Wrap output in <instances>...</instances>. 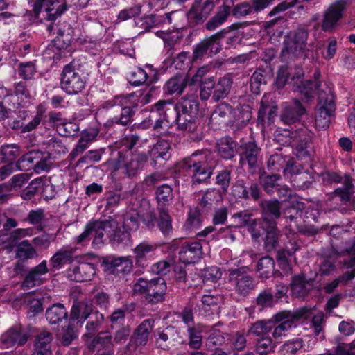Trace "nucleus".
Here are the masks:
<instances>
[{"mask_svg": "<svg viewBox=\"0 0 355 355\" xmlns=\"http://www.w3.org/2000/svg\"><path fill=\"white\" fill-rule=\"evenodd\" d=\"M233 3L234 2L232 0H225L223 5L217 8L215 15L205 24V28L212 31L223 24L227 21L230 15L232 14L231 6Z\"/></svg>", "mask_w": 355, "mask_h": 355, "instance_id": "cd10ccee", "label": "nucleus"}, {"mask_svg": "<svg viewBox=\"0 0 355 355\" xmlns=\"http://www.w3.org/2000/svg\"><path fill=\"white\" fill-rule=\"evenodd\" d=\"M155 195L158 207L165 208L172 203L174 198L173 189L167 184L158 187L155 190Z\"/></svg>", "mask_w": 355, "mask_h": 355, "instance_id": "a18cd8bd", "label": "nucleus"}, {"mask_svg": "<svg viewBox=\"0 0 355 355\" xmlns=\"http://www.w3.org/2000/svg\"><path fill=\"white\" fill-rule=\"evenodd\" d=\"M245 180L239 179L235 181L230 189V195L235 199L248 200V192L246 191Z\"/></svg>", "mask_w": 355, "mask_h": 355, "instance_id": "e2e57ef3", "label": "nucleus"}, {"mask_svg": "<svg viewBox=\"0 0 355 355\" xmlns=\"http://www.w3.org/2000/svg\"><path fill=\"white\" fill-rule=\"evenodd\" d=\"M253 214L249 211L244 210L234 214L232 218L236 220V225L239 227H246L254 240H257L261 237L258 218H252Z\"/></svg>", "mask_w": 355, "mask_h": 355, "instance_id": "b1692460", "label": "nucleus"}, {"mask_svg": "<svg viewBox=\"0 0 355 355\" xmlns=\"http://www.w3.org/2000/svg\"><path fill=\"white\" fill-rule=\"evenodd\" d=\"M311 309L306 306L300 307L295 311H282L273 315L275 329L272 336L277 338L283 335V333L290 329L297 322L301 319L306 320L311 315Z\"/></svg>", "mask_w": 355, "mask_h": 355, "instance_id": "423d86ee", "label": "nucleus"}, {"mask_svg": "<svg viewBox=\"0 0 355 355\" xmlns=\"http://www.w3.org/2000/svg\"><path fill=\"white\" fill-rule=\"evenodd\" d=\"M304 209V203L297 202L294 204L292 202L289 206L285 207L282 210V215L284 218L289 222H295L298 218H300L302 215Z\"/></svg>", "mask_w": 355, "mask_h": 355, "instance_id": "4d7b16f0", "label": "nucleus"}, {"mask_svg": "<svg viewBox=\"0 0 355 355\" xmlns=\"http://www.w3.org/2000/svg\"><path fill=\"white\" fill-rule=\"evenodd\" d=\"M275 0H250L243 1L234 6L231 10L232 16L236 18L246 17L253 13H258L272 4Z\"/></svg>", "mask_w": 355, "mask_h": 355, "instance_id": "6ab92c4d", "label": "nucleus"}, {"mask_svg": "<svg viewBox=\"0 0 355 355\" xmlns=\"http://www.w3.org/2000/svg\"><path fill=\"white\" fill-rule=\"evenodd\" d=\"M34 331V329L29 326H14L1 335L0 343L6 348L15 345L22 346L33 336Z\"/></svg>", "mask_w": 355, "mask_h": 355, "instance_id": "f8f14e48", "label": "nucleus"}, {"mask_svg": "<svg viewBox=\"0 0 355 355\" xmlns=\"http://www.w3.org/2000/svg\"><path fill=\"white\" fill-rule=\"evenodd\" d=\"M92 228L94 249L101 248L107 241L112 245H127L130 242V234L123 230L118 221L111 216L103 220H92Z\"/></svg>", "mask_w": 355, "mask_h": 355, "instance_id": "f257e3e1", "label": "nucleus"}, {"mask_svg": "<svg viewBox=\"0 0 355 355\" xmlns=\"http://www.w3.org/2000/svg\"><path fill=\"white\" fill-rule=\"evenodd\" d=\"M343 187L338 188L335 190L336 195L340 197L343 202H347L350 200L351 193L354 187L352 178L349 175L345 174L344 176Z\"/></svg>", "mask_w": 355, "mask_h": 355, "instance_id": "0e129e2a", "label": "nucleus"}, {"mask_svg": "<svg viewBox=\"0 0 355 355\" xmlns=\"http://www.w3.org/2000/svg\"><path fill=\"white\" fill-rule=\"evenodd\" d=\"M232 172L227 169H223L218 172L216 177V184L220 187L218 189L223 195L228 193L231 182Z\"/></svg>", "mask_w": 355, "mask_h": 355, "instance_id": "680f3d73", "label": "nucleus"}, {"mask_svg": "<svg viewBox=\"0 0 355 355\" xmlns=\"http://www.w3.org/2000/svg\"><path fill=\"white\" fill-rule=\"evenodd\" d=\"M276 302L272 288L263 289L255 299V304L260 309L271 308Z\"/></svg>", "mask_w": 355, "mask_h": 355, "instance_id": "5fc2aeb1", "label": "nucleus"}, {"mask_svg": "<svg viewBox=\"0 0 355 355\" xmlns=\"http://www.w3.org/2000/svg\"><path fill=\"white\" fill-rule=\"evenodd\" d=\"M46 318L51 324H59L68 318V313L62 304H53L46 311Z\"/></svg>", "mask_w": 355, "mask_h": 355, "instance_id": "4c0bfd02", "label": "nucleus"}, {"mask_svg": "<svg viewBox=\"0 0 355 355\" xmlns=\"http://www.w3.org/2000/svg\"><path fill=\"white\" fill-rule=\"evenodd\" d=\"M252 118L251 108L248 105H243L232 109V119L233 125L236 123L238 125H245Z\"/></svg>", "mask_w": 355, "mask_h": 355, "instance_id": "de8ad7c7", "label": "nucleus"}, {"mask_svg": "<svg viewBox=\"0 0 355 355\" xmlns=\"http://www.w3.org/2000/svg\"><path fill=\"white\" fill-rule=\"evenodd\" d=\"M167 295V285L162 277H156L149 280L146 305H155L165 302Z\"/></svg>", "mask_w": 355, "mask_h": 355, "instance_id": "aec40b11", "label": "nucleus"}, {"mask_svg": "<svg viewBox=\"0 0 355 355\" xmlns=\"http://www.w3.org/2000/svg\"><path fill=\"white\" fill-rule=\"evenodd\" d=\"M93 317L94 318L89 320L86 324L87 333L85 334V336L88 338H92L94 335L95 332L99 329L104 318L103 315L98 311L92 313L91 318Z\"/></svg>", "mask_w": 355, "mask_h": 355, "instance_id": "338daca9", "label": "nucleus"}, {"mask_svg": "<svg viewBox=\"0 0 355 355\" xmlns=\"http://www.w3.org/2000/svg\"><path fill=\"white\" fill-rule=\"evenodd\" d=\"M86 79L73 62L64 66L61 73L60 86L69 95L80 93L85 87Z\"/></svg>", "mask_w": 355, "mask_h": 355, "instance_id": "0eeeda50", "label": "nucleus"}, {"mask_svg": "<svg viewBox=\"0 0 355 355\" xmlns=\"http://www.w3.org/2000/svg\"><path fill=\"white\" fill-rule=\"evenodd\" d=\"M228 31L223 29L200 42L193 50L191 61L193 63L202 60L206 55L218 54L222 50L220 41L224 39Z\"/></svg>", "mask_w": 355, "mask_h": 355, "instance_id": "6e6552de", "label": "nucleus"}, {"mask_svg": "<svg viewBox=\"0 0 355 355\" xmlns=\"http://www.w3.org/2000/svg\"><path fill=\"white\" fill-rule=\"evenodd\" d=\"M334 99L332 89L325 85V89L319 93L320 108L315 116V127L320 130L328 128L331 119L334 118L336 110Z\"/></svg>", "mask_w": 355, "mask_h": 355, "instance_id": "39448f33", "label": "nucleus"}, {"mask_svg": "<svg viewBox=\"0 0 355 355\" xmlns=\"http://www.w3.org/2000/svg\"><path fill=\"white\" fill-rule=\"evenodd\" d=\"M45 113V110L42 107H38L35 116L28 123H24L20 119H13L9 122V125L12 130L21 129V133L28 132L35 130L42 122Z\"/></svg>", "mask_w": 355, "mask_h": 355, "instance_id": "72a5a7b5", "label": "nucleus"}, {"mask_svg": "<svg viewBox=\"0 0 355 355\" xmlns=\"http://www.w3.org/2000/svg\"><path fill=\"white\" fill-rule=\"evenodd\" d=\"M155 324V320L148 318L144 320L134 330L129 341V346L137 348L139 346H145L149 338V336L153 331Z\"/></svg>", "mask_w": 355, "mask_h": 355, "instance_id": "5701e85b", "label": "nucleus"}, {"mask_svg": "<svg viewBox=\"0 0 355 355\" xmlns=\"http://www.w3.org/2000/svg\"><path fill=\"white\" fill-rule=\"evenodd\" d=\"M147 73L141 68L137 67L132 71L128 80L130 85L133 86H139L148 80Z\"/></svg>", "mask_w": 355, "mask_h": 355, "instance_id": "774afa93", "label": "nucleus"}, {"mask_svg": "<svg viewBox=\"0 0 355 355\" xmlns=\"http://www.w3.org/2000/svg\"><path fill=\"white\" fill-rule=\"evenodd\" d=\"M281 178L278 173H268L265 171L259 170V182L263 190L268 194L271 195L279 184L277 181Z\"/></svg>", "mask_w": 355, "mask_h": 355, "instance_id": "37998d69", "label": "nucleus"}, {"mask_svg": "<svg viewBox=\"0 0 355 355\" xmlns=\"http://www.w3.org/2000/svg\"><path fill=\"white\" fill-rule=\"evenodd\" d=\"M261 217L259 225H277V220L282 216V203L277 199L263 200L259 203Z\"/></svg>", "mask_w": 355, "mask_h": 355, "instance_id": "4468645a", "label": "nucleus"}, {"mask_svg": "<svg viewBox=\"0 0 355 355\" xmlns=\"http://www.w3.org/2000/svg\"><path fill=\"white\" fill-rule=\"evenodd\" d=\"M232 107L227 103H221L217 106L211 114L214 119H218L221 122L228 125L232 123Z\"/></svg>", "mask_w": 355, "mask_h": 355, "instance_id": "6e6d98bb", "label": "nucleus"}, {"mask_svg": "<svg viewBox=\"0 0 355 355\" xmlns=\"http://www.w3.org/2000/svg\"><path fill=\"white\" fill-rule=\"evenodd\" d=\"M261 148L254 141L243 142L240 145L239 164L241 166H248L250 175H254L259 169L261 155Z\"/></svg>", "mask_w": 355, "mask_h": 355, "instance_id": "9d476101", "label": "nucleus"}, {"mask_svg": "<svg viewBox=\"0 0 355 355\" xmlns=\"http://www.w3.org/2000/svg\"><path fill=\"white\" fill-rule=\"evenodd\" d=\"M20 154V148L17 144L3 145L0 149L1 160L3 163L13 164L15 160Z\"/></svg>", "mask_w": 355, "mask_h": 355, "instance_id": "864d4df0", "label": "nucleus"}, {"mask_svg": "<svg viewBox=\"0 0 355 355\" xmlns=\"http://www.w3.org/2000/svg\"><path fill=\"white\" fill-rule=\"evenodd\" d=\"M189 346L193 349H199L202 343V331L195 327H188Z\"/></svg>", "mask_w": 355, "mask_h": 355, "instance_id": "69168bd1", "label": "nucleus"}, {"mask_svg": "<svg viewBox=\"0 0 355 355\" xmlns=\"http://www.w3.org/2000/svg\"><path fill=\"white\" fill-rule=\"evenodd\" d=\"M321 82H313V80H307L304 82L295 81L293 83L292 89L294 92H299L302 96L303 99L309 102L313 98L315 92H320L324 90V89H320Z\"/></svg>", "mask_w": 355, "mask_h": 355, "instance_id": "7c9ffc66", "label": "nucleus"}, {"mask_svg": "<svg viewBox=\"0 0 355 355\" xmlns=\"http://www.w3.org/2000/svg\"><path fill=\"white\" fill-rule=\"evenodd\" d=\"M215 7L214 0H194L188 12L189 22L193 26L202 24Z\"/></svg>", "mask_w": 355, "mask_h": 355, "instance_id": "dca6fc26", "label": "nucleus"}, {"mask_svg": "<svg viewBox=\"0 0 355 355\" xmlns=\"http://www.w3.org/2000/svg\"><path fill=\"white\" fill-rule=\"evenodd\" d=\"M306 114V110L301 101L297 98L291 102L284 104L280 115V121L285 125H292L299 123Z\"/></svg>", "mask_w": 355, "mask_h": 355, "instance_id": "2eb2a0df", "label": "nucleus"}, {"mask_svg": "<svg viewBox=\"0 0 355 355\" xmlns=\"http://www.w3.org/2000/svg\"><path fill=\"white\" fill-rule=\"evenodd\" d=\"M259 229H261V236L263 235V248L265 250L270 252L279 247V239L282 236V232L279 230L277 225H259Z\"/></svg>", "mask_w": 355, "mask_h": 355, "instance_id": "a878e982", "label": "nucleus"}, {"mask_svg": "<svg viewBox=\"0 0 355 355\" xmlns=\"http://www.w3.org/2000/svg\"><path fill=\"white\" fill-rule=\"evenodd\" d=\"M308 36L309 31L305 28H298L286 35L281 52L282 59L288 62L303 56Z\"/></svg>", "mask_w": 355, "mask_h": 355, "instance_id": "20e7f679", "label": "nucleus"}, {"mask_svg": "<svg viewBox=\"0 0 355 355\" xmlns=\"http://www.w3.org/2000/svg\"><path fill=\"white\" fill-rule=\"evenodd\" d=\"M148 157L146 153L135 155L125 164V173L130 178L135 177L142 170L148 161Z\"/></svg>", "mask_w": 355, "mask_h": 355, "instance_id": "58836bf2", "label": "nucleus"}, {"mask_svg": "<svg viewBox=\"0 0 355 355\" xmlns=\"http://www.w3.org/2000/svg\"><path fill=\"white\" fill-rule=\"evenodd\" d=\"M223 195L218 189L209 188L202 195L199 205L202 208H210L214 202L222 199Z\"/></svg>", "mask_w": 355, "mask_h": 355, "instance_id": "13d9d810", "label": "nucleus"}, {"mask_svg": "<svg viewBox=\"0 0 355 355\" xmlns=\"http://www.w3.org/2000/svg\"><path fill=\"white\" fill-rule=\"evenodd\" d=\"M188 81L187 76L178 73L165 83L164 90L166 94L169 95H180L186 88Z\"/></svg>", "mask_w": 355, "mask_h": 355, "instance_id": "c9c22d12", "label": "nucleus"}, {"mask_svg": "<svg viewBox=\"0 0 355 355\" xmlns=\"http://www.w3.org/2000/svg\"><path fill=\"white\" fill-rule=\"evenodd\" d=\"M41 155L42 151L39 150L29 151L18 159L16 162V167L19 171H28L31 168H33L32 165L34 162L42 157Z\"/></svg>", "mask_w": 355, "mask_h": 355, "instance_id": "603ef678", "label": "nucleus"}, {"mask_svg": "<svg viewBox=\"0 0 355 355\" xmlns=\"http://www.w3.org/2000/svg\"><path fill=\"white\" fill-rule=\"evenodd\" d=\"M134 96V93L126 95L123 102V105H120V114L112 116L105 123L107 127H112L114 125H120L122 126L128 125L132 121L135 114V109L137 108V104L130 105V98Z\"/></svg>", "mask_w": 355, "mask_h": 355, "instance_id": "f3484780", "label": "nucleus"}, {"mask_svg": "<svg viewBox=\"0 0 355 355\" xmlns=\"http://www.w3.org/2000/svg\"><path fill=\"white\" fill-rule=\"evenodd\" d=\"M202 256V245L196 241L184 244L179 252V259L185 264L195 263Z\"/></svg>", "mask_w": 355, "mask_h": 355, "instance_id": "c85d7f7f", "label": "nucleus"}, {"mask_svg": "<svg viewBox=\"0 0 355 355\" xmlns=\"http://www.w3.org/2000/svg\"><path fill=\"white\" fill-rule=\"evenodd\" d=\"M157 227L165 237H170L173 232L171 216L164 207H157Z\"/></svg>", "mask_w": 355, "mask_h": 355, "instance_id": "a19ab883", "label": "nucleus"}, {"mask_svg": "<svg viewBox=\"0 0 355 355\" xmlns=\"http://www.w3.org/2000/svg\"><path fill=\"white\" fill-rule=\"evenodd\" d=\"M275 345L269 336L261 337L257 339L255 343V352L259 355H267L273 352Z\"/></svg>", "mask_w": 355, "mask_h": 355, "instance_id": "052dcab7", "label": "nucleus"}, {"mask_svg": "<svg viewBox=\"0 0 355 355\" xmlns=\"http://www.w3.org/2000/svg\"><path fill=\"white\" fill-rule=\"evenodd\" d=\"M350 0H336L331 3L323 14L321 28L323 31L332 33L343 18V12L349 4Z\"/></svg>", "mask_w": 355, "mask_h": 355, "instance_id": "ddd939ff", "label": "nucleus"}, {"mask_svg": "<svg viewBox=\"0 0 355 355\" xmlns=\"http://www.w3.org/2000/svg\"><path fill=\"white\" fill-rule=\"evenodd\" d=\"M53 335L49 331H42L35 336L34 351L32 355H52Z\"/></svg>", "mask_w": 355, "mask_h": 355, "instance_id": "473e14b6", "label": "nucleus"}, {"mask_svg": "<svg viewBox=\"0 0 355 355\" xmlns=\"http://www.w3.org/2000/svg\"><path fill=\"white\" fill-rule=\"evenodd\" d=\"M58 3V0H36L33 4V15L35 19H39V15L44 12V19L51 21L47 26V31L51 33L54 30V21L67 10L66 3L58 6L56 8L54 5Z\"/></svg>", "mask_w": 355, "mask_h": 355, "instance_id": "1a4fd4ad", "label": "nucleus"}, {"mask_svg": "<svg viewBox=\"0 0 355 355\" xmlns=\"http://www.w3.org/2000/svg\"><path fill=\"white\" fill-rule=\"evenodd\" d=\"M49 271L46 261H42L37 266L32 268L24 276L21 286L24 288H31L39 286L43 284V276Z\"/></svg>", "mask_w": 355, "mask_h": 355, "instance_id": "393cba45", "label": "nucleus"}, {"mask_svg": "<svg viewBox=\"0 0 355 355\" xmlns=\"http://www.w3.org/2000/svg\"><path fill=\"white\" fill-rule=\"evenodd\" d=\"M267 84L266 71L261 69H257L252 75L250 80L251 92L258 95L261 93L262 87Z\"/></svg>", "mask_w": 355, "mask_h": 355, "instance_id": "3c124183", "label": "nucleus"}, {"mask_svg": "<svg viewBox=\"0 0 355 355\" xmlns=\"http://www.w3.org/2000/svg\"><path fill=\"white\" fill-rule=\"evenodd\" d=\"M336 254L323 256L320 263V272L321 275H329L336 270V263L338 259Z\"/></svg>", "mask_w": 355, "mask_h": 355, "instance_id": "bf43d9fd", "label": "nucleus"}, {"mask_svg": "<svg viewBox=\"0 0 355 355\" xmlns=\"http://www.w3.org/2000/svg\"><path fill=\"white\" fill-rule=\"evenodd\" d=\"M232 80L228 77L219 78L217 83H215L214 89L212 94V100L218 102L225 98L231 89Z\"/></svg>", "mask_w": 355, "mask_h": 355, "instance_id": "c03bdc74", "label": "nucleus"}, {"mask_svg": "<svg viewBox=\"0 0 355 355\" xmlns=\"http://www.w3.org/2000/svg\"><path fill=\"white\" fill-rule=\"evenodd\" d=\"M216 146L219 156L226 160L232 159L238 153V143L229 136L221 137Z\"/></svg>", "mask_w": 355, "mask_h": 355, "instance_id": "2f4dec72", "label": "nucleus"}, {"mask_svg": "<svg viewBox=\"0 0 355 355\" xmlns=\"http://www.w3.org/2000/svg\"><path fill=\"white\" fill-rule=\"evenodd\" d=\"M108 269L114 275L128 273L132 268V261L130 257H119L107 262Z\"/></svg>", "mask_w": 355, "mask_h": 355, "instance_id": "ea45409f", "label": "nucleus"}, {"mask_svg": "<svg viewBox=\"0 0 355 355\" xmlns=\"http://www.w3.org/2000/svg\"><path fill=\"white\" fill-rule=\"evenodd\" d=\"M306 128H301L293 131L284 129L278 131L275 135V139L282 145L295 146L301 138V135L305 132Z\"/></svg>", "mask_w": 355, "mask_h": 355, "instance_id": "e433bc0d", "label": "nucleus"}, {"mask_svg": "<svg viewBox=\"0 0 355 355\" xmlns=\"http://www.w3.org/2000/svg\"><path fill=\"white\" fill-rule=\"evenodd\" d=\"M295 149L297 151V157L305 162L311 161L314 155V150L312 146V137L306 129L305 132L301 135V138L295 144Z\"/></svg>", "mask_w": 355, "mask_h": 355, "instance_id": "c756f323", "label": "nucleus"}, {"mask_svg": "<svg viewBox=\"0 0 355 355\" xmlns=\"http://www.w3.org/2000/svg\"><path fill=\"white\" fill-rule=\"evenodd\" d=\"M228 281L234 285L236 293L240 296L246 297L256 287V281L244 267L228 270Z\"/></svg>", "mask_w": 355, "mask_h": 355, "instance_id": "9b49d317", "label": "nucleus"}, {"mask_svg": "<svg viewBox=\"0 0 355 355\" xmlns=\"http://www.w3.org/2000/svg\"><path fill=\"white\" fill-rule=\"evenodd\" d=\"M171 144L166 140H159L147 153L150 164L153 167L159 168L171 157Z\"/></svg>", "mask_w": 355, "mask_h": 355, "instance_id": "412c9836", "label": "nucleus"}, {"mask_svg": "<svg viewBox=\"0 0 355 355\" xmlns=\"http://www.w3.org/2000/svg\"><path fill=\"white\" fill-rule=\"evenodd\" d=\"M37 257V253L28 240L20 242L17 247L16 257L25 262Z\"/></svg>", "mask_w": 355, "mask_h": 355, "instance_id": "8fccbe9b", "label": "nucleus"}, {"mask_svg": "<svg viewBox=\"0 0 355 355\" xmlns=\"http://www.w3.org/2000/svg\"><path fill=\"white\" fill-rule=\"evenodd\" d=\"M178 337V329L172 325L167 326L163 329H158L155 336V345L158 349L169 350L175 345Z\"/></svg>", "mask_w": 355, "mask_h": 355, "instance_id": "bb28decb", "label": "nucleus"}, {"mask_svg": "<svg viewBox=\"0 0 355 355\" xmlns=\"http://www.w3.org/2000/svg\"><path fill=\"white\" fill-rule=\"evenodd\" d=\"M94 275V265L87 262L73 263L65 271L67 278L76 282L89 281Z\"/></svg>", "mask_w": 355, "mask_h": 355, "instance_id": "a211bd4d", "label": "nucleus"}, {"mask_svg": "<svg viewBox=\"0 0 355 355\" xmlns=\"http://www.w3.org/2000/svg\"><path fill=\"white\" fill-rule=\"evenodd\" d=\"M275 261L272 257L266 256L261 258L257 263V271L259 274V277L268 279L272 275H280L279 271L275 272Z\"/></svg>", "mask_w": 355, "mask_h": 355, "instance_id": "79ce46f5", "label": "nucleus"}, {"mask_svg": "<svg viewBox=\"0 0 355 355\" xmlns=\"http://www.w3.org/2000/svg\"><path fill=\"white\" fill-rule=\"evenodd\" d=\"M171 111L175 112V122L178 130L189 133H198L199 102L197 99L193 97H182Z\"/></svg>", "mask_w": 355, "mask_h": 355, "instance_id": "7ed1b4c3", "label": "nucleus"}, {"mask_svg": "<svg viewBox=\"0 0 355 355\" xmlns=\"http://www.w3.org/2000/svg\"><path fill=\"white\" fill-rule=\"evenodd\" d=\"M156 246L146 243H141L137 245L133 252L135 254V263L140 267H144L147 265L148 254L154 251Z\"/></svg>", "mask_w": 355, "mask_h": 355, "instance_id": "49530a36", "label": "nucleus"}, {"mask_svg": "<svg viewBox=\"0 0 355 355\" xmlns=\"http://www.w3.org/2000/svg\"><path fill=\"white\" fill-rule=\"evenodd\" d=\"M183 168L190 171L191 185L196 187L209 182L215 168L214 157L210 152H196L183 159Z\"/></svg>", "mask_w": 355, "mask_h": 355, "instance_id": "f03ea898", "label": "nucleus"}, {"mask_svg": "<svg viewBox=\"0 0 355 355\" xmlns=\"http://www.w3.org/2000/svg\"><path fill=\"white\" fill-rule=\"evenodd\" d=\"M289 286L293 296L304 298L313 289V279H307L305 274L301 272L292 277Z\"/></svg>", "mask_w": 355, "mask_h": 355, "instance_id": "4be33fe9", "label": "nucleus"}, {"mask_svg": "<svg viewBox=\"0 0 355 355\" xmlns=\"http://www.w3.org/2000/svg\"><path fill=\"white\" fill-rule=\"evenodd\" d=\"M313 182L314 177L307 171L297 172L291 177L293 185L301 190L310 188Z\"/></svg>", "mask_w": 355, "mask_h": 355, "instance_id": "09e8293b", "label": "nucleus"}, {"mask_svg": "<svg viewBox=\"0 0 355 355\" xmlns=\"http://www.w3.org/2000/svg\"><path fill=\"white\" fill-rule=\"evenodd\" d=\"M73 250L64 247L58 250L50 259L51 270H59L65 264H73Z\"/></svg>", "mask_w": 355, "mask_h": 355, "instance_id": "f704fd0d", "label": "nucleus"}]
</instances>
